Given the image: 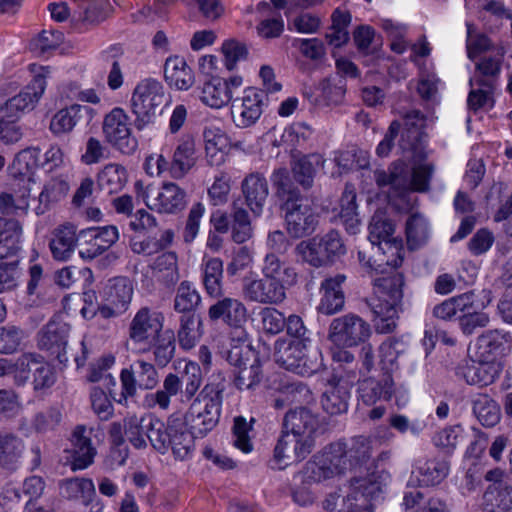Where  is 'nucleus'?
Listing matches in <instances>:
<instances>
[{
  "instance_id": "f257e3e1",
  "label": "nucleus",
  "mask_w": 512,
  "mask_h": 512,
  "mask_svg": "<svg viewBox=\"0 0 512 512\" xmlns=\"http://www.w3.org/2000/svg\"><path fill=\"white\" fill-rule=\"evenodd\" d=\"M318 417L305 407L290 409L282 421L281 434L274 447L270 466L275 470L304 460L315 447Z\"/></svg>"
},
{
  "instance_id": "f03ea898",
  "label": "nucleus",
  "mask_w": 512,
  "mask_h": 512,
  "mask_svg": "<svg viewBox=\"0 0 512 512\" xmlns=\"http://www.w3.org/2000/svg\"><path fill=\"white\" fill-rule=\"evenodd\" d=\"M271 181L280 201V209L284 212L288 234L295 239L312 235L319 224V213L309 197L292 183L286 168L275 169Z\"/></svg>"
},
{
  "instance_id": "7ed1b4c3",
  "label": "nucleus",
  "mask_w": 512,
  "mask_h": 512,
  "mask_svg": "<svg viewBox=\"0 0 512 512\" xmlns=\"http://www.w3.org/2000/svg\"><path fill=\"white\" fill-rule=\"evenodd\" d=\"M390 269L391 272L384 271L382 276L373 280L374 287L380 296L369 303L375 330L382 334H388L395 330L404 297V276L395 271V268L390 267Z\"/></svg>"
},
{
  "instance_id": "20e7f679",
  "label": "nucleus",
  "mask_w": 512,
  "mask_h": 512,
  "mask_svg": "<svg viewBox=\"0 0 512 512\" xmlns=\"http://www.w3.org/2000/svg\"><path fill=\"white\" fill-rule=\"evenodd\" d=\"M225 390L226 380L224 376L221 374L213 375L195 397L183 418L192 433L204 437L217 426Z\"/></svg>"
},
{
  "instance_id": "39448f33",
  "label": "nucleus",
  "mask_w": 512,
  "mask_h": 512,
  "mask_svg": "<svg viewBox=\"0 0 512 512\" xmlns=\"http://www.w3.org/2000/svg\"><path fill=\"white\" fill-rule=\"evenodd\" d=\"M348 470L346 444L334 442L325 446L308 460L302 471L303 483H321L344 474Z\"/></svg>"
},
{
  "instance_id": "423d86ee",
  "label": "nucleus",
  "mask_w": 512,
  "mask_h": 512,
  "mask_svg": "<svg viewBox=\"0 0 512 512\" xmlns=\"http://www.w3.org/2000/svg\"><path fill=\"white\" fill-rule=\"evenodd\" d=\"M164 101V89L159 81L144 79L139 82L130 100L131 113L135 117L134 127L141 131L153 124Z\"/></svg>"
},
{
  "instance_id": "0eeeda50",
  "label": "nucleus",
  "mask_w": 512,
  "mask_h": 512,
  "mask_svg": "<svg viewBox=\"0 0 512 512\" xmlns=\"http://www.w3.org/2000/svg\"><path fill=\"white\" fill-rule=\"evenodd\" d=\"M296 253L309 265L319 268L332 265L346 254V246L337 230L324 235L301 241L295 248Z\"/></svg>"
},
{
  "instance_id": "6e6552de",
  "label": "nucleus",
  "mask_w": 512,
  "mask_h": 512,
  "mask_svg": "<svg viewBox=\"0 0 512 512\" xmlns=\"http://www.w3.org/2000/svg\"><path fill=\"white\" fill-rule=\"evenodd\" d=\"M226 360L233 367V382L238 390H255L263 379L260 360L251 345H232Z\"/></svg>"
},
{
  "instance_id": "1a4fd4ad",
  "label": "nucleus",
  "mask_w": 512,
  "mask_h": 512,
  "mask_svg": "<svg viewBox=\"0 0 512 512\" xmlns=\"http://www.w3.org/2000/svg\"><path fill=\"white\" fill-rule=\"evenodd\" d=\"M164 314L148 306L137 310L128 324L127 346L148 352L149 344L164 330Z\"/></svg>"
},
{
  "instance_id": "9d476101",
  "label": "nucleus",
  "mask_w": 512,
  "mask_h": 512,
  "mask_svg": "<svg viewBox=\"0 0 512 512\" xmlns=\"http://www.w3.org/2000/svg\"><path fill=\"white\" fill-rule=\"evenodd\" d=\"M394 225L383 213L377 212L373 215L369 224V241L384 256L388 254L386 266L391 268L399 267L403 262L402 241L393 237Z\"/></svg>"
},
{
  "instance_id": "9b49d317",
  "label": "nucleus",
  "mask_w": 512,
  "mask_h": 512,
  "mask_svg": "<svg viewBox=\"0 0 512 512\" xmlns=\"http://www.w3.org/2000/svg\"><path fill=\"white\" fill-rule=\"evenodd\" d=\"M129 117L122 108L112 109L103 120V134L106 141L126 155H132L138 148V141L129 127Z\"/></svg>"
},
{
  "instance_id": "f8f14e48",
  "label": "nucleus",
  "mask_w": 512,
  "mask_h": 512,
  "mask_svg": "<svg viewBox=\"0 0 512 512\" xmlns=\"http://www.w3.org/2000/svg\"><path fill=\"white\" fill-rule=\"evenodd\" d=\"M370 335V325L358 315L351 313L334 318L328 331V338L333 343L344 347L364 343Z\"/></svg>"
},
{
  "instance_id": "ddd939ff",
  "label": "nucleus",
  "mask_w": 512,
  "mask_h": 512,
  "mask_svg": "<svg viewBox=\"0 0 512 512\" xmlns=\"http://www.w3.org/2000/svg\"><path fill=\"white\" fill-rule=\"evenodd\" d=\"M356 375L352 379L340 373H334L327 381L326 389L321 396L322 409L331 416L342 415L348 411L351 391Z\"/></svg>"
},
{
  "instance_id": "4468645a",
  "label": "nucleus",
  "mask_w": 512,
  "mask_h": 512,
  "mask_svg": "<svg viewBox=\"0 0 512 512\" xmlns=\"http://www.w3.org/2000/svg\"><path fill=\"white\" fill-rule=\"evenodd\" d=\"M70 325L63 321L50 320L38 333V347L55 357L60 364L66 365L67 343Z\"/></svg>"
},
{
  "instance_id": "2eb2a0df",
  "label": "nucleus",
  "mask_w": 512,
  "mask_h": 512,
  "mask_svg": "<svg viewBox=\"0 0 512 512\" xmlns=\"http://www.w3.org/2000/svg\"><path fill=\"white\" fill-rule=\"evenodd\" d=\"M241 193L244 203L253 216L260 217L270 195L269 183L265 175L258 171L245 175L241 181Z\"/></svg>"
},
{
  "instance_id": "dca6fc26",
  "label": "nucleus",
  "mask_w": 512,
  "mask_h": 512,
  "mask_svg": "<svg viewBox=\"0 0 512 512\" xmlns=\"http://www.w3.org/2000/svg\"><path fill=\"white\" fill-rule=\"evenodd\" d=\"M266 93L263 90L249 87L244 96L232 103V118L236 126L246 128L253 125L262 114L263 100Z\"/></svg>"
},
{
  "instance_id": "f3484780",
  "label": "nucleus",
  "mask_w": 512,
  "mask_h": 512,
  "mask_svg": "<svg viewBox=\"0 0 512 512\" xmlns=\"http://www.w3.org/2000/svg\"><path fill=\"white\" fill-rule=\"evenodd\" d=\"M166 378L172 389L180 394L181 402H188L194 398L202 384V371L197 363L189 361L185 362L182 371L168 373Z\"/></svg>"
},
{
  "instance_id": "a211bd4d",
  "label": "nucleus",
  "mask_w": 512,
  "mask_h": 512,
  "mask_svg": "<svg viewBox=\"0 0 512 512\" xmlns=\"http://www.w3.org/2000/svg\"><path fill=\"white\" fill-rule=\"evenodd\" d=\"M246 299L261 304H280L286 299V290L268 277L246 280L243 284Z\"/></svg>"
},
{
  "instance_id": "6ab92c4d",
  "label": "nucleus",
  "mask_w": 512,
  "mask_h": 512,
  "mask_svg": "<svg viewBox=\"0 0 512 512\" xmlns=\"http://www.w3.org/2000/svg\"><path fill=\"white\" fill-rule=\"evenodd\" d=\"M187 204L186 192L173 182H165L157 195L146 200V205L159 213L176 214L185 209Z\"/></svg>"
},
{
  "instance_id": "aec40b11",
  "label": "nucleus",
  "mask_w": 512,
  "mask_h": 512,
  "mask_svg": "<svg viewBox=\"0 0 512 512\" xmlns=\"http://www.w3.org/2000/svg\"><path fill=\"white\" fill-rule=\"evenodd\" d=\"M186 423L179 414L169 417V448L177 459L185 460L194 450V438L198 437L187 429Z\"/></svg>"
},
{
  "instance_id": "412c9836",
  "label": "nucleus",
  "mask_w": 512,
  "mask_h": 512,
  "mask_svg": "<svg viewBox=\"0 0 512 512\" xmlns=\"http://www.w3.org/2000/svg\"><path fill=\"white\" fill-rule=\"evenodd\" d=\"M211 321H223L228 326H239L247 320V310L244 304L231 297H224L211 305L208 309Z\"/></svg>"
},
{
  "instance_id": "4be33fe9",
  "label": "nucleus",
  "mask_w": 512,
  "mask_h": 512,
  "mask_svg": "<svg viewBox=\"0 0 512 512\" xmlns=\"http://www.w3.org/2000/svg\"><path fill=\"white\" fill-rule=\"evenodd\" d=\"M92 118V108L86 105L73 104L56 112L49 125L50 131L55 136L70 133L73 128L83 119Z\"/></svg>"
},
{
  "instance_id": "5701e85b",
  "label": "nucleus",
  "mask_w": 512,
  "mask_h": 512,
  "mask_svg": "<svg viewBox=\"0 0 512 512\" xmlns=\"http://www.w3.org/2000/svg\"><path fill=\"white\" fill-rule=\"evenodd\" d=\"M345 280V275L337 274L322 281L320 286L322 298L318 307L321 313L332 315L343 309L345 296L342 285Z\"/></svg>"
},
{
  "instance_id": "b1692460",
  "label": "nucleus",
  "mask_w": 512,
  "mask_h": 512,
  "mask_svg": "<svg viewBox=\"0 0 512 512\" xmlns=\"http://www.w3.org/2000/svg\"><path fill=\"white\" fill-rule=\"evenodd\" d=\"M374 180L379 188L390 187L395 196L404 197L408 193L409 174L403 163H393L387 171L375 170Z\"/></svg>"
},
{
  "instance_id": "393cba45",
  "label": "nucleus",
  "mask_w": 512,
  "mask_h": 512,
  "mask_svg": "<svg viewBox=\"0 0 512 512\" xmlns=\"http://www.w3.org/2000/svg\"><path fill=\"white\" fill-rule=\"evenodd\" d=\"M457 375L469 385L488 386L499 376L498 366L488 360L472 361L457 368Z\"/></svg>"
},
{
  "instance_id": "a878e982",
  "label": "nucleus",
  "mask_w": 512,
  "mask_h": 512,
  "mask_svg": "<svg viewBox=\"0 0 512 512\" xmlns=\"http://www.w3.org/2000/svg\"><path fill=\"white\" fill-rule=\"evenodd\" d=\"M90 433L84 426H77L72 434V462L73 471L87 468L93 463L96 450L91 444Z\"/></svg>"
},
{
  "instance_id": "bb28decb",
  "label": "nucleus",
  "mask_w": 512,
  "mask_h": 512,
  "mask_svg": "<svg viewBox=\"0 0 512 512\" xmlns=\"http://www.w3.org/2000/svg\"><path fill=\"white\" fill-rule=\"evenodd\" d=\"M263 276L281 285L285 290L294 286L297 282L295 269L282 260L277 254H267L262 266Z\"/></svg>"
},
{
  "instance_id": "cd10ccee",
  "label": "nucleus",
  "mask_w": 512,
  "mask_h": 512,
  "mask_svg": "<svg viewBox=\"0 0 512 512\" xmlns=\"http://www.w3.org/2000/svg\"><path fill=\"white\" fill-rule=\"evenodd\" d=\"M22 235L20 221L0 216V259L14 256L21 250Z\"/></svg>"
},
{
  "instance_id": "c85d7f7f",
  "label": "nucleus",
  "mask_w": 512,
  "mask_h": 512,
  "mask_svg": "<svg viewBox=\"0 0 512 512\" xmlns=\"http://www.w3.org/2000/svg\"><path fill=\"white\" fill-rule=\"evenodd\" d=\"M377 439L366 436H356L351 440L349 448L346 447V461L348 469L365 467L369 471L374 463L371 461Z\"/></svg>"
},
{
  "instance_id": "c756f323",
  "label": "nucleus",
  "mask_w": 512,
  "mask_h": 512,
  "mask_svg": "<svg viewBox=\"0 0 512 512\" xmlns=\"http://www.w3.org/2000/svg\"><path fill=\"white\" fill-rule=\"evenodd\" d=\"M25 449L24 441L15 433L0 431V468L15 471Z\"/></svg>"
},
{
  "instance_id": "7c9ffc66",
  "label": "nucleus",
  "mask_w": 512,
  "mask_h": 512,
  "mask_svg": "<svg viewBox=\"0 0 512 512\" xmlns=\"http://www.w3.org/2000/svg\"><path fill=\"white\" fill-rule=\"evenodd\" d=\"M450 463L445 459L432 458L426 460L413 470L412 478L415 477L418 485L424 487L439 485L449 474Z\"/></svg>"
},
{
  "instance_id": "2f4dec72",
  "label": "nucleus",
  "mask_w": 512,
  "mask_h": 512,
  "mask_svg": "<svg viewBox=\"0 0 512 512\" xmlns=\"http://www.w3.org/2000/svg\"><path fill=\"white\" fill-rule=\"evenodd\" d=\"M77 246V232L74 225L67 223L55 229L49 247L54 259L68 260Z\"/></svg>"
},
{
  "instance_id": "473e14b6",
  "label": "nucleus",
  "mask_w": 512,
  "mask_h": 512,
  "mask_svg": "<svg viewBox=\"0 0 512 512\" xmlns=\"http://www.w3.org/2000/svg\"><path fill=\"white\" fill-rule=\"evenodd\" d=\"M195 141L187 136L176 146L172 157V178L181 179L197 162Z\"/></svg>"
},
{
  "instance_id": "72a5a7b5",
  "label": "nucleus",
  "mask_w": 512,
  "mask_h": 512,
  "mask_svg": "<svg viewBox=\"0 0 512 512\" xmlns=\"http://www.w3.org/2000/svg\"><path fill=\"white\" fill-rule=\"evenodd\" d=\"M483 512H507L512 508V486L506 483H493L483 494Z\"/></svg>"
},
{
  "instance_id": "f704fd0d",
  "label": "nucleus",
  "mask_w": 512,
  "mask_h": 512,
  "mask_svg": "<svg viewBox=\"0 0 512 512\" xmlns=\"http://www.w3.org/2000/svg\"><path fill=\"white\" fill-rule=\"evenodd\" d=\"M325 160L318 153L304 155L291 163L293 179L308 190L313 186L317 167L323 165Z\"/></svg>"
},
{
  "instance_id": "c9c22d12",
  "label": "nucleus",
  "mask_w": 512,
  "mask_h": 512,
  "mask_svg": "<svg viewBox=\"0 0 512 512\" xmlns=\"http://www.w3.org/2000/svg\"><path fill=\"white\" fill-rule=\"evenodd\" d=\"M164 77L170 86H174L179 90L189 89L193 82L194 76L191 68L181 57H170L164 65Z\"/></svg>"
},
{
  "instance_id": "e433bc0d",
  "label": "nucleus",
  "mask_w": 512,
  "mask_h": 512,
  "mask_svg": "<svg viewBox=\"0 0 512 512\" xmlns=\"http://www.w3.org/2000/svg\"><path fill=\"white\" fill-rule=\"evenodd\" d=\"M394 382L390 375H385L381 381L369 378L364 380L359 388L360 398L366 405H373L378 400H390L393 394Z\"/></svg>"
},
{
  "instance_id": "4c0bfd02",
  "label": "nucleus",
  "mask_w": 512,
  "mask_h": 512,
  "mask_svg": "<svg viewBox=\"0 0 512 512\" xmlns=\"http://www.w3.org/2000/svg\"><path fill=\"white\" fill-rule=\"evenodd\" d=\"M201 101L212 108H221L232 99V91L227 83L220 77H212L205 82L201 95Z\"/></svg>"
},
{
  "instance_id": "58836bf2",
  "label": "nucleus",
  "mask_w": 512,
  "mask_h": 512,
  "mask_svg": "<svg viewBox=\"0 0 512 512\" xmlns=\"http://www.w3.org/2000/svg\"><path fill=\"white\" fill-rule=\"evenodd\" d=\"M339 218L349 234L359 232L361 220L357 212L356 193L351 185H346L342 194Z\"/></svg>"
},
{
  "instance_id": "ea45409f",
  "label": "nucleus",
  "mask_w": 512,
  "mask_h": 512,
  "mask_svg": "<svg viewBox=\"0 0 512 512\" xmlns=\"http://www.w3.org/2000/svg\"><path fill=\"white\" fill-rule=\"evenodd\" d=\"M201 326V317L196 313H188L180 316L177 338L182 349L190 350L196 346L202 336Z\"/></svg>"
},
{
  "instance_id": "a19ab883",
  "label": "nucleus",
  "mask_w": 512,
  "mask_h": 512,
  "mask_svg": "<svg viewBox=\"0 0 512 512\" xmlns=\"http://www.w3.org/2000/svg\"><path fill=\"white\" fill-rule=\"evenodd\" d=\"M320 92L321 107L336 106L343 102L346 93V80L342 76H329L316 86Z\"/></svg>"
},
{
  "instance_id": "79ce46f5",
  "label": "nucleus",
  "mask_w": 512,
  "mask_h": 512,
  "mask_svg": "<svg viewBox=\"0 0 512 512\" xmlns=\"http://www.w3.org/2000/svg\"><path fill=\"white\" fill-rule=\"evenodd\" d=\"M153 351L155 363L161 367H166L175 355L176 339L172 329L163 330L149 344V351Z\"/></svg>"
},
{
  "instance_id": "37998d69",
  "label": "nucleus",
  "mask_w": 512,
  "mask_h": 512,
  "mask_svg": "<svg viewBox=\"0 0 512 512\" xmlns=\"http://www.w3.org/2000/svg\"><path fill=\"white\" fill-rule=\"evenodd\" d=\"M473 293L467 292L451 297L433 308L434 317L441 320H452L469 308H474Z\"/></svg>"
},
{
  "instance_id": "c03bdc74",
  "label": "nucleus",
  "mask_w": 512,
  "mask_h": 512,
  "mask_svg": "<svg viewBox=\"0 0 512 512\" xmlns=\"http://www.w3.org/2000/svg\"><path fill=\"white\" fill-rule=\"evenodd\" d=\"M472 405L475 416L483 426L493 427L500 421V407L488 394L474 395Z\"/></svg>"
},
{
  "instance_id": "a18cd8bd",
  "label": "nucleus",
  "mask_w": 512,
  "mask_h": 512,
  "mask_svg": "<svg viewBox=\"0 0 512 512\" xmlns=\"http://www.w3.org/2000/svg\"><path fill=\"white\" fill-rule=\"evenodd\" d=\"M107 302L125 312L132 300L133 287L130 280L126 277H117L109 281L106 287Z\"/></svg>"
},
{
  "instance_id": "49530a36",
  "label": "nucleus",
  "mask_w": 512,
  "mask_h": 512,
  "mask_svg": "<svg viewBox=\"0 0 512 512\" xmlns=\"http://www.w3.org/2000/svg\"><path fill=\"white\" fill-rule=\"evenodd\" d=\"M144 431L146 438L151 446L161 454H165L169 449V420L167 425L153 414H146V422L144 423Z\"/></svg>"
},
{
  "instance_id": "de8ad7c7",
  "label": "nucleus",
  "mask_w": 512,
  "mask_h": 512,
  "mask_svg": "<svg viewBox=\"0 0 512 512\" xmlns=\"http://www.w3.org/2000/svg\"><path fill=\"white\" fill-rule=\"evenodd\" d=\"M127 182L126 169L118 164H108L99 173L97 184L107 194L118 193Z\"/></svg>"
},
{
  "instance_id": "09e8293b",
  "label": "nucleus",
  "mask_w": 512,
  "mask_h": 512,
  "mask_svg": "<svg viewBox=\"0 0 512 512\" xmlns=\"http://www.w3.org/2000/svg\"><path fill=\"white\" fill-rule=\"evenodd\" d=\"M223 262L220 258H210L203 264V285L212 298L223 296Z\"/></svg>"
},
{
  "instance_id": "8fccbe9b",
  "label": "nucleus",
  "mask_w": 512,
  "mask_h": 512,
  "mask_svg": "<svg viewBox=\"0 0 512 512\" xmlns=\"http://www.w3.org/2000/svg\"><path fill=\"white\" fill-rule=\"evenodd\" d=\"M201 305V296L193 284L189 281H182L177 287L173 308L182 315L195 313Z\"/></svg>"
},
{
  "instance_id": "3c124183",
  "label": "nucleus",
  "mask_w": 512,
  "mask_h": 512,
  "mask_svg": "<svg viewBox=\"0 0 512 512\" xmlns=\"http://www.w3.org/2000/svg\"><path fill=\"white\" fill-rule=\"evenodd\" d=\"M507 343V336L498 330H489L477 340L479 353L485 360L490 362H493L497 356L504 353L505 344Z\"/></svg>"
},
{
  "instance_id": "603ef678",
  "label": "nucleus",
  "mask_w": 512,
  "mask_h": 512,
  "mask_svg": "<svg viewBox=\"0 0 512 512\" xmlns=\"http://www.w3.org/2000/svg\"><path fill=\"white\" fill-rule=\"evenodd\" d=\"M485 199L488 204L493 205V201L498 199L501 203L497 210L494 220L500 222L506 220L512 214V190L503 183H494Z\"/></svg>"
},
{
  "instance_id": "864d4df0",
  "label": "nucleus",
  "mask_w": 512,
  "mask_h": 512,
  "mask_svg": "<svg viewBox=\"0 0 512 512\" xmlns=\"http://www.w3.org/2000/svg\"><path fill=\"white\" fill-rule=\"evenodd\" d=\"M41 158V150L38 147L26 148L16 155L13 169L18 175L30 177L38 167H41Z\"/></svg>"
},
{
  "instance_id": "5fc2aeb1",
  "label": "nucleus",
  "mask_w": 512,
  "mask_h": 512,
  "mask_svg": "<svg viewBox=\"0 0 512 512\" xmlns=\"http://www.w3.org/2000/svg\"><path fill=\"white\" fill-rule=\"evenodd\" d=\"M465 439L464 430L461 426L446 427L434 434L432 442L435 447L445 453H452L454 449Z\"/></svg>"
},
{
  "instance_id": "6e6d98bb",
  "label": "nucleus",
  "mask_w": 512,
  "mask_h": 512,
  "mask_svg": "<svg viewBox=\"0 0 512 512\" xmlns=\"http://www.w3.org/2000/svg\"><path fill=\"white\" fill-rule=\"evenodd\" d=\"M230 226L234 242L241 244L252 237L251 220L246 209L234 207Z\"/></svg>"
},
{
  "instance_id": "4d7b16f0",
  "label": "nucleus",
  "mask_w": 512,
  "mask_h": 512,
  "mask_svg": "<svg viewBox=\"0 0 512 512\" xmlns=\"http://www.w3.org/2000/svg\"><path fill=\"white\" fill-rule=\"evenodd\" d=\"M406 346L404 342L398 339H389L381 347L380 365L387 374L399 368L398 359L404 354Z\"/></svg>"
},
{
  "instance_id": "13d9d810",
  "label": "nucleus",
  "mask_w": 512,
  "mask_h": 512,
  "mask_svg": "<svg viewBox=\"0 0 512 512\" xmlns=\"http://www.w3.org/2000/svg\"><path fill=\"white\" fill-rule=\"evenodd\" d=\"M322 354L318 348L309 343L301 354L293 373L301 376H311L322 368Z\"/></svg>"
},
{
  "instance_id": "bf43d9fd",
  "label": "nucleus",
  "mask_w": 512,
  "mask_h": 512,
  "mask_svg": "<svg viewBox=\"0 0 512 512\" xmlns=\"http://www.w3.org/2000/svg\"><path fill=\"white\" fill-rule=\"evenodd\" d=\"M407 243L410 249L419 248L428 237V226L423 216L412 214L406 221Z\"/></svg>"
},
{
  "instance_id": "052dcab7",
  "label": "nucleus",
  "mask_w": 512,
  "mask_h": 512,
  "mask_svg": "<svg viewBox=\"0 0 512 512\" xmlns=\"http://www.w3.org/2000/svg\"><path fill=\"white\" fill-rule=\"evenodd\" d=\"M43 357L37 353H23L16 360H13V375L17 385H24L28 379L31 370L41 363Z\"/></svg>"
},
{
  "instance_id": "680f3d73",
  "label": "nucleus",
  "mask_w": 512,
  "mask_h": 512,
  "mask_svg": "<svg viewBox=\"0 0 512 512\" xmlns=\"http://www.w3.org/2000/svg\"><path fill=\"white\" fill-rule=\"evenodd\" d=\"M95 485L89 478H69L61 484L62 493L69 499L88 498L94 494Z\"/></svg>"
},
{
  "instance_id": "e2e57ef3",
  "label": "nucleus",
  "mask_w": 512,
  "mask_h": 512,
  "mask_svg": "<svg viewBox=\"0 0 512 512\" xmlns=\"http://www.w3.org/2000/svg\"><path fill=\"white\" fill-rule=\"evenodd\" d=\"M309 343L290 342L283 349L279 348L274 356L276 362L288 371L293 372L301 354L308 347Z\"/></svg>"
},
{
  "instance_id": "0e129e2a",
  "label": "nucleus",
  "mask_w": 512,
  "mask_h": 512,
  "mask_svg": "<svg viewBox=\"0 0 512 512\" xmlns=\"http://www.w3.org/2000/svg\"><path fill=\"white\" fill-rule=\"evenodd\" d=\"M122 54L123 49L119 45H112L102 53L103 59L106 62H111V70L108 74L107 84L112 90H117L123 84V75L118 62V58Z\"/></svg>"
},
{
  "instance_id": "69168bd1",
  "label": "nucleus",
  "mask_w": 512,
  "mask_h": 512,
  "mask_svg": "<svg viewBox=\"0 0 512 512\" xmlns=\"http://www.w3.org/2000/svg\"><path fill=\"white\" fill-rule=\"evenodd\" d=\"M434 173V165L431 163H424L415 166L409 174V189L410 191L426 192L430 188V180Z\"/></svg>"
},
{
  "instance_id": "338daca9",
  "label": "nucleus",
  "mask_w": 512,
  "mask_h": 512,
  "mask_svg": "<svg viewBox=\"0 0 512 512\" xmlns=\"http://www.w3.org/2000/svg\"><path fill=\"white\" fill-rule=\"evenodd\" d=\"M475 82L479 88L470 91L467 103L470 109L477 111L485 107L491 100L493 82L491 79L485 78L476 79Z\"/></svg>"
},
{
  "instance_id": "774afa93",
  "label": "nucleus",
  "mask_w": 512,
  "mask_h": 512,
  "mask_svg": "<svg viewBox=\"0 0 512 512\" xmlns=\"http://www.w3.org/2000/svg\"><path fill=\"white\" fill-rule=\"evenodd\" d=\"M458 320L461 331L465 335H471L477 329L486 327L490 322V317L485 312H478L469 308L458 316Z\"/></svg>"
}]
</instances>
